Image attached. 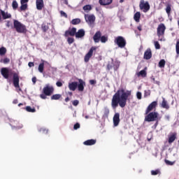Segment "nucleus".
Wrapping results in <instances>:
<instances>
[{"instance_id": "f257e3e1", "label": "nucleus", "mask_w": 179, "mask_h": 179, "mask_svg": "<svg viewBox=\"0 0 179 179\" xmlns=\"http://www.w3.org/2000/svg\"><path fill=\"white\" fill-rule=\"evenodd\" d=\"M132 96V91L125 90L124 88L118 90L116 93L113 96L111 100V107L115 110L118 106L121 108H124L127 106V101L131 99Z\"/></svg>"}, {"instance_id": "f03ea898", "label": "nucleus", "mask_w": 179, "mask_h": 179, "mask_svg": "<svg viewBox=\"0 0 179 179\" xmlns=\"http://www.w3.org/2000/svg\"><path fill=\"white\" fill-rule=\"evenodd\" d=\"M1 73L5 79H9V75H13V86L15 87L16 89H19L20 92H22V89L20 88V85H19V73H15L12 71V70H9V69L3 67L1 70Z\"/></svg>"}, {"instance_id": "7ed1b4c3", "label": "nucleus", "mask_w": 179, "mask_h": 179, "mask_svg": "<svg viewBox=\"0 0 179 179\" xmlns=\"http://www.w3.org/2000/svg\"><path fill=\"white\" fill-rule=\"evenodd\" d=\"M52 93H54V87L47 85L43 87V94H40V97L43 100H45L47 99V96H51Z\"/></svg>"}, {"instance_id": "20e7f679", "label": "nucleus", "mask_w": 179, "mask_h": 179, "mask_svg": "<svg viewBox=\"0 0 179 179\" xmlns=\"http://www.w3.org/2000/svg\"><path fill=\"white\" fill-rule=\"evenodd\" d=\"M166 32V25L161 23L158 25L157 29V35L159 37V41H164V33Z\"/></svg>"}, {"instance_id": "39448f33", "label": "nucleus", "mask_w": 179, "mask_h": 179, "mask_svg": "<svg viewBox=\"0 0 179 179\" xmlns=\"http://www.w3.org/2000/svg\"><path fill=\"white\" fill-rule=\"evenodd\" d=\"M13 24L14 29H15L17 33H26V31H27L26 25L22 24L18 20H14Z\"/></svg>"}, {"instance_id": "423d86ee", "label": "nucleus", "mask_w": 179, "mask_h": 179, "mask_svg": "<svg viewBox=\"0 0 179 179\" xmlns=\"http://www.w3.org/2000/svg\"><path fill=\"white\" fill-rule=\"evenodd\" d=\"M145 117V121L147 122H153V121H157V118L159 117V113L157 112H150Z\"/></svg>"}, {"instance_id": "0eeeda50", "label": "nucleus", "mask_w": 179, "mask_h": 179, "mask_svg": "<svg viewBox=\"0 0 179 179\" xmlns=\"http://www.w3.org/2000/svg\"><path fill=\"white\" fill-rule=\"evenodd\" d=\"M139 8L141 10H143V12H144V13L149 12V10H150V5L149 4V1L145 2V0H141Z\"/></svg>"}, {"instance_id": "6e6552de", "label": "nucleus", "mask_w": 179, "mask_h": 179, "mask_svg": "<svg viewBox=\"0 0 179 179\" xmlns=\"http://www.w3.org/2000/svg\"><path fill=\"white\" fill-rule=\"evenodd\" d=\"M120 62L117 60L114 61L112 59L111 63H108L107 64V69L108 71H110V69H114V71H118V69L120 68Z\"/></svg>"}, {"instance_id": "1a4fd4ad", "label": "nucleus", "mask_w": 179, "mask_h": 179, "mask_svg": "<svg viewBox=\"0 0 179 179\" xmlns=\"http://www.w3.org/2000/svg\"><path fill=\"white\" fill-rule=\"evenodd\" d=\"M115 43L120 48H124L127 45V41L122 36H117L115 39Z\"/></svg>"}, {"instance_id": "9d476101", "label": "nucleus", "mask_w": 179, "mask_h": 179, "mask_svg": "<svg viewBox=\"0 0 179 179\" xmlns=\"http://www.w3.org/2000/svg\"><path fill=\"white\" fill-rule=\"evenodd\" d=\"M96 50H97V48L96 46H92L90 50L88 51V52L85 55V57H84V61L85 62H89V61H90V57H93V52L96 51Z\"/></svg>"}, {"instance_id": "9b49d317", "label": "nucleus", "mask_w": 179, "mask_h": 179, "mask_svg": "<svg viewBox=\"0 0 179 179\" xmlns=\"http://www.w3.org/2000/svg\"><path fill=\"white\" fill-rule=\"evenodd\" d=\"M10 125L12 127V129L17 130V129H22V128H23V124L19 122L17 120H14L13 122H11Z\"/></svg>"}, {"instance_id": "f8f14e48", "label": "nucleus", "mask_w": 179, "mask_h": 179, "mask_svg": "<svg viewBox=\"0 0 179 179\" xmlns=\"http://www.w3.org/2000/svg\"><path fill=\"white\" fill-rule=\"evenodd\" d=\"M156 107H157V101H154L148 106L145 110V114H148L151 111H153V110H156Z\"/></svg>"}, {"instance_id": "ddd939ff", "label": "nucleus", "mask_w": 179, "mask_h": 179, "mask_svg": "<svg viewBox=\"0 0 179 179\" xmlns=\"http://www.w3.org/2000/svg\"><path fill=\"white\" fill-rule=\"evenodd\" d=\"M85 19L87 22V23H89V24H93L94 22L96 21V17L94 15H85Z\"/></svg>"}, {"instance_id": "4468645a", "label": "nucleus", "mask_w": 179, "mask_h": 179, "mask_svg": "<svg viewBox=\"0 0 179 179\" xmlns=\"http://www.w3.org/2000/svg\"><path fill=\"white\" fill-rule=\"evenodd\" d=\"M64 36L65 37H69V36H71V37H73V36H76V28L73 27L66 31Z\"/></svg>"}, {"instance_id": "2eb2a0df", "label": "nucleus", "mask_w": 179, "mask_h": 179, "mask_svg": "<svg viewBox=\"0 0 179 179\" xmlns=\"http://www.w3.org/2000/svg\"><path fill=\"white\" fill-rule=\"evenodd\" d=\"M0 15L2 17V19L3 20H6V19H11L12 18V15L8 11L5 12L3 10L0 9Z\"/></svg>"}, {"instance_id": "dca6fc26", "label": "nucleus", "mask_w": 179, "mask_h": 179, "mask_svg": "<svg viewBox=\"0 0 179 179\" xmlns=\"http://www.w3.org/2000/svg\"><path fill=\"white\" fill-rule=\"evenodd\" d=\"M78 82L79 84L77 85L78 92H83L85 90V86L86 85V83L82 79H79Z\"/></svg>"}, {"instance_id": "f3484780", "label": "nucleus", "mask_w": 179, "mask_h": 179, "mask_svg": "<svg viewBox=\"0 0 179 179\" xmlns=\"http://www.w3.org/2000/svg\"><path fill=\"white\" fill-rule=\"evenodd\" d=\"M120 113H115L114 116H113V125L114 127H118L119 124H120Z\"/></svg>"}, {"instance_id": "a211bd4d", "label": "nucleus", "mask_w": 179, "mask_h": 179, "mask_svg": "<svg viewBox=\"0 0 179 179\" xmlns=\"http://www.w3.org/2000/svg\"><path fill=\"white\" fill-rule=\"evenodd\" d=\"M101 38V31H98L94 35L93 40L94 43H100Z\"/></svg>"}, {"instance_id": "6ab92c4d", "label": "nucleus", "mask_w": 179, "mask_h": 179, "mask_svg": "<svg viewBox=\"0 0 179 179\" xmlns=\"http://www.w3.org/2000/svg\"><path fill=\"white\" fill-rule=\"evenodd\" d=\"M150 58H152V50L150 48H148L144 52L143 59H150Z\"/></svg>"}, {"instance_id": "aec40b11", "label": "nucleus", "mask_w": 179, "mask_h": 179, "mask_svg": "<svg viewBox=\"0 0 179 179\" xmlns=\"http://www.w3.org/2000/svg\"><path fill=\"white\" fill-rule=\"evenodd\" d=\"M36 9L41 10L44 8V0H36Z\"/></svg>"}, {"instance_id": "412c9836", "label": "nucleus", "mask_w": 179, "mask_h": 179, "mask_svg": "<svg viewBox=\"0 0 179 179\" xmlns=\"http://www.w3.org/2000/svg\"><path fill=\"white\" fill-rule=\"evenodd\" d=\"M176 139H177V133L176 132L171 133L170 135L169 136L168 142L169 143H173V142H174Z\"/></svg>"}, {"instance_id": "4be33fe9", "label": "nucleus", "mask_w": 179, "mask_h": 179, "mask_svg": "<svg viewBox=\"0 0 179 179\" xmlns=\"http://www.w3.org/2000/svg\"><path fill=\"white\" fill-rule=\"evenodd\" d=\"M69 89L72 92H75L78 89V82H72L69 83Z\"/></svg>"}, {"instance_id": "5701e85b", "label": "nucleus", "mask_w": 179, "mask_h": 179, "mask_svg": "<svg viewBox=\"0 0 179 179\" xmlns=\"http://www.w3.org/2000/svg\"><path fill=\"white\" fill-rule=\"evenodd\" d=\"M85 29H79L76 33V38H82V37H85Z\"/></svg>"}, {"instance_id": "b1692460", "label": "nucleus", "mask_w": 179, "mask_h": 179, "mask_svg": "<svg viewBox=\"0 0 179 179\" xmlns=\"http://www.w3.org/2000/svg\"><path fill=\"white\" fill-rule=\"evenodd\" d=\"M96 141L94 139H90V140H87L83 142V145L85 146H92V145H96Z\"/></svg>"}, {"instance_id": "393cba45", "label": "nucleus", "mask_w": 179, "mask_h": 179, "mask_svg": "<svg viewBox=\"0 0 179 179\" xmlns=\"http://www.w3.org/2000/svg\"><path fill=\"white\" fill-rule=\"evenodd\" d=\"M99 3L102 6H106L107 5H111V3H113V0H99Z\"/></svg>"}, {"instance_id": "a878e982", "label": "nucleus", "mask_w": 179, "mask_h": 179, "mask_svg": "<svg viewBox=\"0 0 179 179\" xmlns=\"http://www.w3.org/2000/svg\"><path fill=\"white\" fill-rule=\"evenodd\" d=\"M62 99V95L60 94H55L51 96L50 100H60Z\"/></svg>"}, {"instance_id": "bb28decb", "label": "nucleus", "mask_w": 179, "mask_h": 179, "mask_svg": "<svg viewBox=\"0 0 179 179\" xmlns=\"http://www.w3.org/2000/svg\"><path fill=\"white\" fill-rule=\"evenodd\" d=\"M134 19L136 23H139L141 20V13L140 12H136L134 15Z\"/></svg>"}, {"instance_id": "cd10ccee", "label": "nucleus", "mask_w": 179, "mask_h": 179, "mask_svg": "<svg viewBox=\"0 0 179 179\" xmlns=\"http://www.w3.org/2000/svg\"><path fill=\"white\" fill-rule=\"evenodd\" d=\"M41 29L43 33H46L48 29H50V27H48V23H43L41 24Z\"/></svg>"}, {"instance_id": "c85d7f7f", "label": "nucleus", "mask_w": 179, "mask_h": 179, "mask_svg": "<svg viewBox=\"0 0 179 179\" xmlns=\"http://www.w3.org/2000/svg\"><path fill=\"white\" fill-rule=\"evenodd\" d=\"M162 108H166V110H169L170 108V106H169V104H167V101L166 99H163L162 103Z\"/></svg>"}, {"instance_id": "c756f323", "label": "nucleus", "mask_w": 179, "mask_h": 179, "mask_svg": "<svg viewBox=\"0 0 179 179\" xmlns=\"http://www.w3.org/2000/svg\"><path fill=\"white\" fill-rule=\"evenodd\" d=\"M138 76H141L142 78H146L148 73H146L145 70H141L140 72L138 73Z\"/></svg>"}, {"instance_id": "7c9ffc66", "label": "nucleus", "mask_w": 179, "mask_h": 179, "mask_svg": "<svg viewBox=\"0 0 179 179\" xmlns=\"http://www.w3.org/2000/svg\"><path fill=\"white\" fill-rule=\"evenodd\" d=\"M165 66H166V60H164V59H161L158 64L159 68H164Z\"/></svg>"}, {"instance_id": "2f4dec72", "label": "nucleus", "mask_w": 179, "mask_h": 179, "mask_svg": "<svg viewBox=\"0 0 179 179\" xmlns=\"http://www.w3.org/2000/svg\"><path fill=\"white\" fill-rule=\"evenodd\" d=\"M166 12L168 16H170V15H171V4H167L166 8Z\"/></svg>"}, {"instance_id": "473e14b6", "label": "nucleus", "mask_w": 179, "mask_h": 179, "mask_svg": "<svg viewBox=\"0 0 179 179\" xmlns=\"http://www.w3.org/2000/svg\"><path fill=\"white\" fill-rule=\"evenodd\" d=\"M38 69L41 73H43V72H44V62H42L38 65Z\"/></svg>"}, {"instance_id": "72a5a7b5", "label": "nucleus", "mask_w": 179, "mask_h": 179, "mask_svg": "<svg viewBox=\"0 0 179 179\" xmlns=\"http://www.w3.org/2000/svg\"><path fill=\"white\" fill-rule=\"evenodd\" d=\"M6 48L1 47L0 48V55L2 57L6 54Z\"/></svg>"}, {"instance_id": "f704fd0d", "label": "nucleus", "mask_w": 179, "mask_h": 179, "mask_svg": "<svg viewBox=\"0 0 179 179\" xmlns=\"http://www.w3.org/2000/svg\"><path fill=\"white\" fill-rule=\"evenodd\" d=\"M19 6V4L17 3V1H16L15 0L13 1L12 3V8L14 10H16V9H17Z\"/></svg>"}, {"instance_id": "c9c22d12", "label": "nucleus", "mask_w": 179, "mask_h": 179, "mask_svg": "<svg viewBox=\"0 0 179 179\" xmlns=\"http://www.w3.org/2000/svg\"><path fill=\"white\" fill-rule=\"evenodd\" d=\"M25 110L28 112V113H36V108H32L31 106H27L25 108Z\"/></svg>"}, {"instance_id": "e433bc0d", "label": "nucleus", "mask_w": 179, "mask_h": 179, "mask_svg": "<svg viewBox=\"0 0 179 179\" xmlns=\"http://www.w3.org/2000/svg\"><path fill=\"white\" fill-rule=\"evenodd\" d=\"M27 4H21V6L20 7V12H23L24 10H27Z\"/></svg>"}, {"instance_id": "4c0bfd02", "label": "nucleus", "mask_w": 179, "mask_h": 179, "mask_svg": "<svg viewBox=\"0 0 179 179\" xmlns=\"http://www.w3.org/2000/svg\"><path fill=\"white\" fill-rule=\"evenodd\" d=\"M79 23H80V19L79 18L73 19L71 21V24H79Z\"/></svg>"}, {"instance_id": "58836bf2", "label": "nucleus", "mask_w": 179, "mask_h": 179, "mask_svg": "<svg viewBox=\"0 0 179 179\" xmlns=\"http://www.w3.org/2000/svg\"><path fill=\"white\" fill-rule=\"evenodd\" d=\"M100 41L101 43H107V41H108V37L106 36H101Z\"/></svg>"}, {"instance_id": "ea45409f", "label": "nucleus", "mask_w": 179, "mask_h": 179, "mask_svg": "<svg viewBox=\"0 0 179 179\" xmlns=\"http://www.w3.org/2000/svg\"><path fill=\"white\" fill-rule=\"evenodd\" d=\"M83 10H92V6L90 5H85L83 8Z\"/></svg>"}, {"instance_id": "a19ab883", "label": "nucleus", "mask_w": 179, "mask_h": 179, "mask_svg": "<svg viewBox=\"0 0 179 179\" xmlns=\"http://www.w3.org/2000/svg\"><path fill=\"white\" fill-rule=\"evenodd\" d=\"M74 42H75V38H71V37H69V38H67V43H68L69 44H73Z\"/></svg>"}, {"instance_id": "79ce46f5", "label": "nucleus", "mask_w": 179, "mask_h": 179, "mask_svg": "<svg viewBox=\"0 0 179 179\" xmlns=\"http://www.w3.org/2000/svg\"><path fill=\"white\" fill-rule=\"evenodd\" d=\"M165 163H166V164H167L168 166H173V165H174V164L176 163V161H175V162H171V161H169V160L165 159Z\"/></svg>"}, {"instance_id": "37998d69", "label": "nucleus", "mask_w": 179, "mask_h": 179, "mask_svg": "<svg viewBox=\"0 0 179 179\" xmlns=\"http://www.w3.org/2000/svg\"><path fill=\"white\" fill-rule=\"evenodd\" d=\"M1 62H3V64H9V62H10V59H9L8 57H6L3 60H1Z\"/></svg>"}, {"instance_id": "c03bdc74", "label": "nucleus", "mask_w": 179, "mask_h": 179, "mask_svg": "<svg viewBox=\"0 0 179 179\" xmlns=\"http://www.w3.org/2000/svg\"><path fill=\"white\" fill-rule=\"evenodd\" d=\"M176 50L177 55H179V41H177L176 42Z\"/></svg>"}, {"instance_id": "a18cd8bd", "label": "nucleus", "mask_w": 179, "mask_h": 179, "mask_svg": "<svg viewBox=\"0 0 179 179\" xmlns=\"http://www.w3.org/2000/svg\"><path fill=\"white\" fill-rule=\"evenodd\" d=\"M160 173V171L159 169H157L155 171H151L152 176H157Z\"/></svg>"}, {"instance_id": "49530a36", "label": "nucleus", "mask_w": 179, "mask_h": 179, "mask_svg": "<svg viewBox=\"0 0 179 179\" xmlns=\"http://www.w3.org/2000/svg\"><path fill=\"white\" fill-rule=\"evenodd\" d=\"M60 15L62 16V17H68V14H66V13L64 12L63 10L60 11Z\"/></svg>"}, {"instance_id": "de8ad7c7", "label": "nucleus", "mask_w": 179, "mask_h": 179, "mask_svg": "<svg viewBox=\"0 0 179 179\" xmlns=\"http://www.w3.org/2000/svg\"><path fill=\"white\" fill-rule=\"evenodd\" d=\"M155 47L156 50H160V43H159V42H157V41H155Z\"/></svg>"}, {"instance_id": "09e8293b", "label": "nucleus", "mask_w": 179, "mask_h": 179, "mask_svg": "<svg viewBox=\"0 0 179 179\" xmlns=\"http://www.w3.org/2000/svg\"><path fill=\"white\" fill-rule=\"evenodd\" d=\"M79 128H80V124L76 123L74 124L73 129L76 130V129H79Z\"/></svg>"}, {"instance_id": "8fccbe9b", "label": "nucleus", "mask_w": 179, "mask_h": 179, "mask_svg": "<svg viewBox=\"0 0 179 179\" xmlns=\"http://www.w3.org/2000/svg\"><path fill=\"white\" fill-rule=\"evenodd\" d=\"M136 96L138 100H141L142 99V93L141 92H138L136 93Z\"/></svg>"}, {"instance_id": "3c124183", "label": "nucleus", "mask_w": 179, "mask_h": 179, "mask_svg": "<svg viewBox=\"0 0 179 179\" xmlns=\"http://www.w3.org/2000/svg\"><path fill=\"white\" fill-rule=\"evenodd\" d=\"M72 104H73V106L76 107V106L79 105V101L78 100H74V101H72Z\"/></svg>"}, {"instance_id": "603ef678", "label": "nucleus", "mask_w": 179, "mask_h": 179, "mask_svg": "<svg viewBox=\"0 0 179 179\" xmlns=\"http://www.w3.org/2000/svg\"><path fill=\"white\" fill-rule=\"evenodd\" d=\"M62 85H63V83L61 81H57L56 83V85L57 86V87H62Z\"/></svg>"}, {"instance_id": "864d4df0", "label": "nucleus", "mask_w": 179, "mask_h": 179, "mask_svg": "<svg viewBox=\"0 0 179 179\" xmlns=\"http://www.w3.org/2000/svg\"><path fill=\"white\" fill-rule=\"evenodd\" d=\"M41 132H43V134H48V130L45 129H40Z\"/></svg>"}, {"instance_id": "5fc2aeb1", "label": "nucleus", "mask_w": 179, "mask_h": 179, "mask_svg": "<svg viewBox=\"0 0 179 179\" xmlns=\"http://www.w3.org/2000/svg\"><path fill=\"white\" fill-rule=\"evenodd\" d=\"M27 2H29V0H20L21 4H27Z\"/></svg>"}, {"instance_id": "6e6d98bb", "label": "nucleus", "mask_w": 179, "mask_h": 179, "mask_svg": "<svg viewBox=\"0 0 179 179\" xmlns=\"http://www.w3.org/2000/svg\"><path fill=\"white\" fill-rule=\"evenodd\" d=\"M28 66H29V68L34 66V62H29L28 63Z\"/></svg>"}, {"instance_id": "4d7b16f0", "label": "nucleus", "mask_w": 179, "mask_h": 179, "mask_svg": "<svg viewBox=\"0 0 179 179\" xmlns=\"http://www.w3.org/2000/svg\"><path fill=\"white\" fill-rule=\"evenodd\" d=\"M90 85H96V80H90Z\"/></svg>"}, {"instance_id": "13d9d810", "label": "nucleus", "mask_w": 179, "mask_h": 179, "mask_svg": "<svg viewBox=\"0 0 179 179\" xmlns=\"http://www.w3.org/2000/svg\"><path fill=\"white\" fill-rule=\"evenodd\" d=\"M32 82H33L34 85H35L36 82H37V78L33 77L32 78Z\"/></svg>"}, {"instance_id": "bf43d9fd", "label": "nucleus", "mask_w": 179, "mask_h": 179, "mask_svg": "<svg viewBox=\"0 0 179 179\" xmlns=\"http://www.w3.org/2000/svg\"><path fill=\"white\" fill-rule=\"evenodd\" d=\"M138 30H139V31H142V26L141 25H139L138 27H137Z\"/></svg>"}, {"instance_id": "052dcab7", "label": "nucleus", "mask_w": 179, "mask_h": 179, "mask_svg": "<svg viewBox=\"0 0 179 179\" xmlns=\"http://www.w3.org/2000/svg\"><path fill=\"white\" fill-rule=\"evenodd\" d=\"M69 100H71L70 99H69V97H66L65 99H64V101H66V103H68V101H69Z\"/></svg>"}, {"instance_id": "680f3d73", "label": "nucleus", "mask_w": 179, "mask_h": 179, "mask_svg": "<svg viewBox=\"0 0 179 179\" xmlns=\"http://www.w3.org/2000/svg\"><path fill=\"white\" fill-rule=\"evenodd\" d=\"M165 118H166V120H167V121L170 120V116L169 115H166Z\"/></svg>"}, {"instance_id": "e2e57ef3", "label": "nucleus", "mask_w": 179, "mask_h": 179, "mask_svg": "<svg viewBox=\"0 0 179 179\" xmlns=\"http://www.w3.org/2000/svg\"><path fill=\"white\" fill-rule=\"evenodd\" d=\"M13 104H17V99H15L13 101Z\"/></svg>"}, {"instance_id": "0e129e2a", "label": "nucleus", "mask_w": 179, "mask_h": 179, "mask_svg": "<svg viewBox=\"0 0 179 179\" xmlns=\"http://www.w3.org/2000/svg\"><path fill=\"white\" fill-rule=\"evenodd\" d=\"M10 22L9 21L7 22V24H6V27H10Z\"/></svg>"}, {"instance_id": "69168bd1", "label": "nucleus", "mask_w": 179, "mask_h": 179, "mask_svg": "<svg viewBox=\"0 0 179 179\" xmlns=\"http://www.w3.org/2000/svg\"><path fill=\"white\" fill-rule=\"evenodd\" d=\"M68 94L70 95V96H72V95H73V94L72 93V92H68Z\"/></svg>"}, {"instance_id": "338daca9", "label": "nucleus", "mask_w": 179, "mask_h": 179, "mask_svg": "<svg viewBox=\"0 0 179 179\" xmlns=\"http://www.w3.org/2000/svg\"><path fill=\"white\" fill-rule=\"evenodd\" d=\"M157 125H159V121L157 120L156 123L155 124V127H157Z\"/></svg>"}, {"instance_id": "774afa93", "label": "nucleus", "mask_w": 179, "mask_h": 179, "mask_svg": "<svg viewBox=\"0 0 179 179\" xmlns=\"http://www.w3.org/2000/svg\"><path fill=\"white\" fill-rule=\"evenodd\" d=\"M124 0H120V3H122Z\"/></svg>"}]
</instances>
